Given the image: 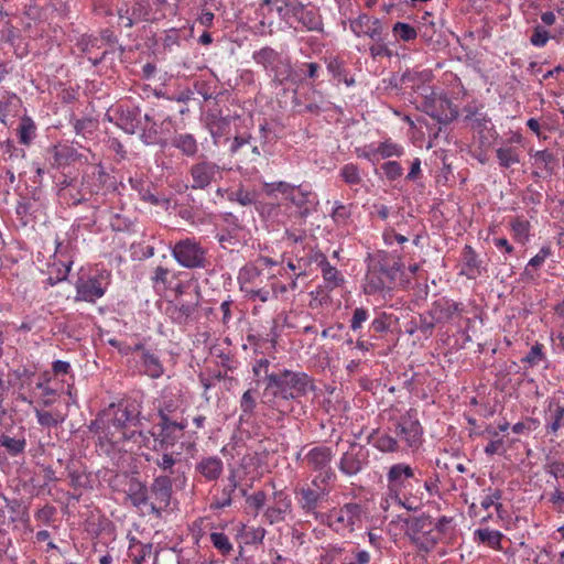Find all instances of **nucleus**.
Segmentation results:
<instances>
[{"label":"nucleus","mask_w":564,"mask_h":564,"mask_svg":"<svg viewBox=\"0 0 564 564\" xmlns=\"http://www.w3.org/2000/svg\"><path fill=\"white\" fill-rule=\"evenodd\" d=\"M400 443L406 447L415 448L421 444L423 430L417 419L416 411L410 410L393 421V427H389Z\"/></svg>","instance_id":"10"},{"label":"nucleus","mask_w":564,"mask_h":564,"mask_svg":"<svg viewBox=\"0 0 564 564\" xmlns=\"http://www.w3.org/2000/svg\"><path fill=\"white\" fill-rule=\"evenodd\" d=\"M547 410L549 413L545 416L546 434L557 437L558 432L564 429V398L550 401Z\"/></svg>","instance_id":"26"},{"label":"nucleus","mask_w":564,"mask_h":564,"mask_svg":"<svg viewBox=\"0 0 564 564\" xmlns=\"http://www.w3.org/2000/svg\"><path fill=\"white\" fill-rule=\"evenodd\" d=\"M172 145L186 156H194L198 151L196 139L189 133H181L172 139Z\"/></svg>","instance_id":"39"},{"label":"nucleus","mask_w":564,"mask_h":564,"mask_svg":"<svg viewBox=\"0 0 564 564\" xmlns=\"http://www.w3.org/2000/svg\"><path fill=\"white\" fill-rule=\"evenodd\" d=\"M398 322V317L393 314L381 312L372 319L370 330L375 334H383L390 332L393 324Z\"/></svg>","instance_id":"44"},{"label":"nucleus","mask_w":564,"mask_h":564,"mask_svg":"<svg viewBox=\"0 0 564 564\" xmlns=\"http://www.w3.org/2000/svg\"><path fill=\"white\" fill-rule=\"evenodd\" d=\"M399 271L398 262L389 263L382 256L371 258L365 276L364 292L367 295H375L391 291Z\"/></svg>","instance_id":"4"},{"label":"nucleus","mask_w":564,"mask_h":564,"mask_svg":"<svg viewBox=\"0 0 564 564\" xmlns=\"http://www.w3.org/2000/svg\"><path fill=\"white\" fill-rule=\"evenodd\" d=\"M256 405L257 402L254 393L251 390L245 391L240 399V409L242 412L240 420H243L245 416H251L254 412Z\"/></svg>","instance_id":"53"},{"label":"nucleus","mask_w":564,"mask_h":564,"mask_svg":"<svg viewBox=\"0 0 564 564\" xmlns=\"http://www.w3.org/2000/svg\"><path fill=\"white\" fill-rule=\"evenodd\" d=\"M368 451L360 444L351 442L338 462V469L345 476L359 474L368 464Z\"/></svg>","instance_id":"16"},{"label":"nucleus","mask_w":564,"mask_h":564,"mask_svg":"<svg viewBox=\"0 0 564 564\" xmlns=\"http://www.w3.org/2000/svg\"><path fill=\"white\" fill-rule=\"evenodd\" d=\"M252 59L263 67L276 85H283L293 78L291 58L271 46H263L254 51Z\"/></svg>","instance_id":"5"},{"label":"nucleus","mask_w":564,"mask_h":564,"mask_svg":"<svg viewBox=\"0 0 564 564\" xmlns=\"http://www.w3.org/2000/svg\"><path fill=\"white\" fill-rule=\"evenodd\" d=\"M302 29L308 32H322L323 19L317 9H308L306 6L296 19Z\"/></svg>","instance_id":"34"},{"label":"nucleus","mask_w":564,"mask_h":564,"mask_svg":"<svg viewBox=\"0 0 564 564\" xmlns=\"http://www.w3.org/2000/svg\"><path fill=\"white\" fill-rule=\"evenodd\" d=\"M322 276L325 283V286L328 290H334L338 286H340L344 282V275L327 261L322 268H321Z\"/></svg>","instance_id":"41"},{"label":"nucleus","mask_w":564,"mask_h":564,"mask_svg":"<svg viewBox=\"0 0 564 564\" xmlns=\"http://www.w3.org/2000/svg\"><path fill=\"white\" fill-rule=\"evenodd\" d=\"M485 495L480 498V507L484 510H488L489 508L496 506L499 500L502 499V491L498 488H488L484 490Z\"/></svg>","instance_id":"54"},{"label":"nucleus","mask_w":564,"mask_h":564,"mask_svg":"<svg viewBox=\"0 0 564 564\" xmlns=\"http://www.w3.org/2000/svg\"><path fill=\"white\" fill-rule=\"evenodd\" d=\"M375 148L378 161L389 159L392 156L400 158L404 154V148L401 144L392 141L391 139H386Z\"/></svg>","instance_id":"40"},{"label":"nucleus","mask_w":564,"mask_h":564,"mask_svg":"<svg viewBox=\"0 0 564 564\" xmlns=\"http://www.w3.org/2000/svg\"><path fill=\"white\" fill-rule=\"evenodd\" d=\"M512 238L520 245H527L530 241L531 224L524 217H514L510 221Z\"/></svg>","instance_id":"38"},{"label":"nucleus","mask_w":564,"mask_h":564,"mask_svg":"<svg viewBox=\"0 0 564 564\" xmlns=\"http://www.w3.org/2000/svg\"><path fill=\"white\" fill-rule=\"evenodd\" d=\"M267 276L254 264H246L239 270L237 280L240 291L249 301H260L265 303L269 301L268 282L264 283Z\"/></svg>","instance_id":"7"},{"label":"nucleus","mask_w":564,"mask_h":564,"mask_svg":"<svg viewBox=\"0 0 564 564\" xmlns=\"http://www.w3.org/2000/svg\"><path fill=\"white\" fill-rule=\"evenodd\" d=\"M270 360L267 358L257 359L252 365V372L256 378H265L267 383L269 382V373Z\"/></svg>","instance_id":"63"},{"label":"nucleus","mask_w":564,"mask_h":564,"mask_svg":"<svg viewBox=\"0 0 564 564\" xmlns=\"http://www.w3.org/2000/svg\"><path fill=\"white\" fill-rule=\"evenodd\" d=\"M110 284V273L102 270L87 279L79 278L75 284V301L95 303L102 297Z\"/></svg>","instance_id":"12"},{"label":"nucleus","mask_w":564,"mask_h":564,"mask_svg":"<svg viewBox=\"0 0 564 564\" xmlns=\"http://www.w3.org/2000/svg\"><path fill=\"white\" fill-rule=\"evenodd\" d=\"M265 391L276 400H299L315 391V383L314 379L304 371L282 369L270 375Z\"/></svg>","instance_id":"2"},{"label":"nucleus","mask_w":564,"mask_h":564,"mask_svg":"<svg viewBox=\"0 0 564 564\" xmlns=\"http://www.w3.org/2000/svg\"><path fill=\"white\" fill-rule=\"evenodd\" d=\"M381 170L386 175L387 180L393 182L399 180L403 175V167L397 161H387L381 165Z\"/></svg>","instance_id":"57"},{"label":"nucleus","mask_w":564,"mask_h":564,"mask_svg":"<svg viewBox=\"0 0 564 564\" xmlns=\"http://www.w3.org/2000/svg\"><path fill=\"white\" fill-rule=\"evenodd\" d=\"M552 254V250H551V247L550 246H543L540 251L533 257L530 259V261L528 262L527 267H525V270H524V273L525 274H529V268H534V269H539L543 265V263L545 262V260Z\"/></svg>","instance_id":"58"},{"label":"nucleus","mask_w":564,"mask_h":564,"mask_svg":"<svg viewBox=\"0 0 564 564\" xmlns=\"http://www.w3.org/2000/svg\"><path fill=\"white\" fill-rule=\"evenodd\" d=\"M223 178V167L207 159H200L188 169L187 187L191 189H206L213 183Z\"/></svg>","instance_id":"11"},{"label":"nucleus","mask_w":564,"mask_h":564,"mask_svg":"<svg viewBox=\"0 0 564 564\" xmlns=\"http://www.w3.org/2000/svg\"><path fill=\"white\" fill-rule=\"evenodd\" d=\"M0 446L3 447L6 453L11 457L22 455L26 448L24 429L20 427L19 432L14 435L2 433L0 435Z\"/></svg>","instance_id":"28"},{"label":"nucleus","mask_w":564,"mask_h":564,"mask_svg":"<svg viewBox=\"0 0 564 564\" xmlns=\"http://www.w3.org/2000/svg\"><path fill=\"white\" fill-rule=\"evenodd\" d=\"M224 462L218 455L200 456L194 465V479L197 482H216L224 474Z\"/></svg>","instance_id":"17"},{"label":"nucleus","mask_w":564,"mask_h":564,"mask_svg":"<svg viewBox=\"0 0 564 564\" xmlns=\"http://www.w3.org/2000/svg\"><path fill=\"white\" fill-rule=\"evenodd\" d=\"M209 539L212 545L221 556L228 557L232 554L234 545L227 534L224 532L214 531L209 534Z\"/></svg>","instance_id":"42"},{"label":"nucleus","mask_w":564,"mask_h":564,"mask_svg":"<svg viewBox=\"0 0 564 564\" xmlns=\"http://www.w3.org/2000/svg\"><path fill=\"white\" fill-rule=\"evenodd\" d=\"M283 272L285 269L282 268L278 271V273H272L267 276L268 286H269V301L272 299L283 297L289 292V286L285 283H282L278 280V275L283 276Z\"/></svg>","instance_id":"43"},{"label":"nucleus","mask_w":564,"mask_h":564,"mask_svg":"<svg viewBox=\"0 0 564 564\" xmlns=\"http://www.w3.org/2000/svg\"><path fill=\"white\" fill-rule=\"evenodd\" d=\"M485 271L482 261L476 250L471 246L466 245L460 254L459 275H464L469 280H476L482 275Z\"/></svg>","instance_id":"25"},{"label":"nucleus","mask_w":564,"mask_h":564,"mask_svg":"<svg viewBox=\"0 0 564 564\" xmlns=\"http://www.w3.org/2000/svg\"><path fill=\"white\" fill-rule=\"evenodd\" d=\"M421 486L416 477L393 500L409 511L420 510L425 503V495L422 494Z\"/></svg>","instance_id":"24"},{"label":"nucleus","mask_w":564,"mask_h":564,"mask_svg":"<svg viewBox=\"0 0 564 564\" xmlns=\"http://www.w3.org/2000/svg\"><path fill=\"white\" fill-rule=\"evenodd\" d=\"M292 511V500L284 490H274L270 503L267 506L263 518L269 524L283 522Z\"/></svg>","instance_id":"20"},{"label":"nucleus","mask_w":564,"mask_h":564,"mask_svg":"<svg viewBox=\"0 0 564 564\" xmlns=\"http://www.w3.org/2000/svg\"><path fill=\"white\" fill-rule=\"evenodd\" d=\"M523 137L519 132H513L511 137L502 141L496 149V158L501 169H510L519 164L522 158L521 145Z\"/></svg>","instance_id":"18"},{"label":"nucleus","mask_w":564,"mask_h":564,"mask_svg":"<svg viewBox=\"0 0 564 564\" xmlns=\"http://www.w3.org/2000/svg\"><path fill=\"white\" fill-rule=\"evenodd\" d=\"M228 199L230 202L238 203L241 206H249L256 203V193L247 191L243 187H239L228 194Z\"/></svg>","instance_id":"51"},{"label":"nucleus","mask_w":564,"mask_h":564,"mask_svg":"<svg viewBox=\"0 0 564 564\" xmlns=\"http://www.w3.org/2000/svg\"><path fill=\"white\" fill-rule=\"evenodd\" d=\"M251 137H236L234 139V142L230 147L231 153H238L240 150H242L245 147H249L251 151V155L248 156L250 161H254L258 156H260V151L257 145L251 144Z\"/></svg>","instance_id":"49"},{"label":"nucleus","mask_w":564,"mask_h":564,"mask_svg":"<svg viewBox=\"0 0 564 564\" xmlns=\"http://www.w3.org/2000/svg\"><path fill=\"white\" fill-rule=\"evenodd\" d=\"M154 464L164 473H169L170 475L174 474V466L177 463L176 456L173 453H164L161 456L156 457Z\"/></svg>","instance_id":"56"},{"label":"nucleus","mask_w":564,"mask_h":564,"mask_svg":"<svg viewBox=\"0 0 564 564\" xmlns=\"http://www.w3.org/2000/svg\"><path fill=\"white\" fill-rule=\"evenodd\" d=\"M312 486L302 487L299 495V503L306 513H312L317 508L318 502L323 499L325 492L324 489L317 486V478L312 481Z\"/></svg>","instance_id":"27"},{"label":"nucleus","mask_w":564,"mask_h":564,"mask_svg":"<svg viewBox=\"0 0 564 564\" xmlns=\"http://www.w3.org/2000/svg\"><path fill=\"white\" fill-rule=\"evenodd\" d=\"M148 510L149 513L160 517L162 511L166 510L171 503L173 482L169 475H161L153 479L148 487Z\"/></svg>","instance_id":"13"},{"label":"nucleus","mask_w":564,"mask_h":564,"mask_svg":"<svg viewBox=\"0 0 564 564\" xmlns=\"http://www.w3.org/2000/svg\"><path fill=\"white\" fill-rule=\"evenodd\" d=\"M369 318V311L365 307H356L350 318V329L358 332L362 328L365 322Z\"/></svg>","instance_id":"59"},{"label":"nucleus","mask_w":564,"mask_h":564,"mask_svg":"<svg viewBox=\"0 0 564 564\" xmlns=\"http://www.w3.org/2000/svg\"><path fill=\"white\" fill-rule=\"evenodd\" d=\"M137 367L141 375L151 379H159L165 372L164 365L159 355L155 351L147 348L144 344L142 345V349L139 351Z\"/></svg>","instance_id":"23"},{"label":"nucleus","mask_w":564,"mask_h":564,"mask_svg":"<svg viewBox=\"0 0 564 564\" xmlns=\"http://www.w3.org/2000/svg\"><path fill=\"white\" fill-rule=\"evenodd\" d=\"M172 257L183 268L204 269L207 263V250L194 238H184L171 249Z\"/></svg>","instance_id":"8"},{"label":"nucleus","mask_w":564,"mask_h":564,"mask_svg":"<svg viewBox=\"0 0 564 564\" xmlns=\"http://www.w3.org/2000/svg\"><path fill=\"white\" fill-rule=\"evenodd\" d=\"M160 416V445L161 447L167 443L171 434L174 430L184 431L187 427V421L182 419L181 421L173 420L174 415H159Z\"/></svg>","instance_id":"35"},{"label":"nucleus","mask_w":564,"mask_h":564,"mask_svg":"<svg viewBox=\"0 0 564 564\" xmlns=\"http://www.w3.org/2000/svg\"><path fill=\"white\" fill-rule=\"evenodd\" d=\"M534 164L540 169H545L547 172H552L551 163L554 162L555 158L552 152L547 150L536 151L533 154Z\"/></svg>","instance_id":"60"},{"label":"nucleus","mask_w":564,"mask_h":564,"mask_svg":"<svg viewBox=\"0 0 564 564\" xmlns=\"http://www.w3.org/2000/svg\"><path fill=\"white\" fill-rule=\"evenodd\" d=\"M362 507L357 502H348L333 508L326 516V524L337 534L347 536L361 523Z\"/></svg>","instance_id":"6"},{"label":"nucleus","mask_w":564,"mask_h":564,"mask_svg":"<svg viewBox=\"0 0 564 564\" xmlns=\"http://www.w3.org/2000/svg\"><path fill=\"white\" fill-rule=\"evenodd\" d=\"M405 533L411 542L421 551L430 552L438 544L437 530H434L430 517L420 516L410 518L406 521Z\"/></svg>","instance_id":"9"},{"label":"nucleus","mask_w":564,"mask_h":564,"mask_svg":"<svg viewBox=\"0 0 564 564\" xmlns=\"http://www.w3.org/2000/svg\"><path fill=\"white\" fill-rule=\"evenodd\" d=\"M326 66L327 70L338 83L343 82L347 87L355 85V79L354 77L349 76L344 61L339 59L338 57H330L327 59Z\"/></svg>","instance_id":"37"},{"label":"nucleus","mask_w":564,"mask_h":564,"mask_svg":"<svg viewBox=\"0 0 564 564\" xmlns=\"http://www.w3.org/2000/svg\"><path fill=\"white\" fill-rule=\"evenodd\" d=\"M544 361H546L544 345L538 341L531 347L529 352L521 359V362L530 368L536 367Z\"/></svg>","instance_id":"45"},{"label":"nucleus","mask_w":564,"mask_h":564,"mask_svg":"<svg viewBox=\"0 0 564 564\" xmlns=\"http://www.w3.org/2000/svg\"><path fill=\"white\" fill-rule=\"evenodd\" d=\"M183 403V395L180 392H165L159 403V415H174Z\"/></svg>","instance_id":"36"},{"label":"nucleus","mask_w":564,"mask_h":564,"mask_svg":"<svg viewBox=\"0 0 564 564\" xmlns=\"http://www.w3.org/2000/svg\"><path fill=\"white\" fill-rule=\"evenodd\" d=\"M339 176L349 186L360 185L362 177L358 165L354 163H347L339 170Z\"/></svg>","instance_id":"48"},{"label":"nucleus","mask_w":564,"mask_h":564,"mask_svg":"<svg viewBox=\"0 0 564 564\" xmlns=\"http://www.w3.org/2000/svg\"><path fill=\"white\" fill-rule=\"evenodd\" d=\"M393 33L404 42L413 41L417 36L416 30L412 25L404 22H397L393 25Z\"/></svg>","instance_id":"55"},{"label":"nucleus","mask_w":564,"mask_h":564,"mask_svg":"<svg viewBox=\"0 0 564 564\" xmlns=\"http://www.w3.org/2000/svg\"><path fill=\"white\" fill-rule=\"evenodd\" d=\"M351 216V206L341 203H336L332 218L337 226H346Z\"/></svg>","instance_id":"52"},{"label":"nucleus","mask_w":564,"mask_h":564,"mask_svg":"<svg viewBox=\"0 0 564 564\" xmlns=\"http://www.w3.org/2000/svg\"><path fill=\"white\" fill-rule=\"evenodd\" d=\"M19 142L29 145L35 135V124L30 118H23L18 128Z\"/></svg>","instance_id":"50"},{"label":"nucleus","mask_w":564,"mask_h":564,"mask_svg":"<svg viewBox=\"0 0 564 564\" xmlns=\"http://www.w3.org/2000/svg\"><path fill=\"white\" fill-rule=\"evenodd\" d=\"M262 192L268 197H273L275 193H280L284 199L289 200L294 206L295 216L302 220H305L310 215L316 212L319 203L317 194L308 186L292 185L283 181L263 183Z\"/></svg>","instance_id":"3"},{"label":"nucleus","mask_w":564,"mask_h":564,"mask_svg":"<svg viewBox=\"0 0 564 564\" xmlns=\"http://www.w3.org/2000/svg\"><path fill=\"white\" fill-rule=\"evenodd\" d=\"M332 459V448L321 445L311 448L305 454L303 462H305L306 466L310 469L314 471H319L321 476L318 478L323 484H326L336 478V475L330 467Z\"/></svg>","instance_id":"15"},{"label":"nucleus","mask_w":564,"mask_h":564,"mask_svg":"<svg viewBox=\"0 0 564 564\" xmlns=\"http://www.w3.org/2000/svg\"><path fill=\"white\" fill-rule=\"evenodd\" d=\"M148 486L138 478H131L128 482L127 496L135 508L148 507Z\"/></svg>","instance_id":"31"},{"label":"nucleus","mask_w":564,"mask_h":564,"mask_svg":"<svg viewBox=\"0 0 564 564\" xmlns=\"http://www.w3.org/2000/svg\"><path fill=\"white\" fill-rule=\"evenodd\" d=\"M415 478V471L409 464H393L387 471L388 496L393 499Z\"/></svg>","instance_id":"19"},{"label":"nucleus","mask_w":564,"mask_h":564,"mask_svg":"<svg viewBox=\"0 0 564 564\" xmlns=\"http://www.w3.org/2000/svg\"><path fill=\"white\" fill-rule=\"evenodd\" d=\"M503 536L505 535L500 531L489 528H480L474 531V541L476 543L485 544L496 551L502 550L501 540Z\"/></svg>","instance_id":"33"},{"label":"nucleus","mask_w":564,"mask_h":564,"mask_svg":"<svg viewBox=\"0 0 564 564\" xmlns=\"http://www.w3.org/2000/svg\"><path fill=\"white\" fill-rule=\"evenodd\" d=\"M37 422L44 427H56L65 421V415L58 411L35 410Z\"/></svg>","instance_id":"46"},{"label":"nucleus","mask_w":564,"mask_h":564,"mask_svg":"<svg viewBox=\"0 0 564 564\" xmlns=\"http://www.w3.org/2000/svg\"><path fill=\"white\" fill-rule=\"evenodd\" d=\"M109 344L117 348L119 354L122 356H129L131 354H139L140 349H142V343H137L134 345H129L127 343L119 341L117 339H110Z\"/></svg>","instance_id":"62"},{"label":"nucleus","mask_w":564,"mask_h":564,"mask_svg":"<svg viewBox=\"0 0 564 564\" xmlns=\"http://www.w3.org/2000/svg\"><path fill=\"white\" fill-rule=\"evenodd\" d=\"M351 32L360 37L368 36L376 42L382 40V23L377 18H371L366 13L359 14L356 19L350 20Z\"/></svg>","instance_id":"22"},{"label":"nucleus","mask_w":564,"mask_h":564,"mask_svg":"<svg viewBox=\"0 0 564 564\" xmlns=\"http://www.w3.org/2000/svg\"><path fill=\"white\" fill-rule=\"evenodd\" d=\"M279 2H281V6L276 8V11L283 19L293 18L296 20L305 7L300 0H280Z\"/></svg>","instance_id":"47"},{"label":"nucleus","mask_w":564,"mask_h":564,"mask_svg":"<svg viewBox=\"0 0 564 564\" xmlns=\"http://www.w3.org/2000/svg\"><path fill=\"white\" fill-rule=\"evenodd\" d=\"M238 487L236 475L232 473L228 477V484L219 492L213 496L210 502L212 510H223L232 505V496Z\"/></svg>","instance_id":"29"},{"label":"nucleus","mask_w":564,"mask_h":564,"mask_svg":"<svg viewBox=\"0 0 564 564\" xmlns=\"http://www.w3.org/2000/svg\"><path fill=\"white\" fill-rule=\"evenodd\" d=\"M369 443L382 453H394L400 451V444L397 437L379 430L369 435Z\"/></svg>","instance_id":"30"},{"label":"nucleus","mask_w":564,"mask_h":564,"mask_svg":"<svg viewBox=\"0 0 564 564\" xmlns=\"http://www.w3.org/2000/svg\"><path fill=\"white\" fill-rule=\"evenodd\" d=\"M550 40V32L545 30L541 25H536L533 28L532 34L530 36V43L535 47H543L546 45Z\"/></svg>","instance_id":"61"},{"label":"nucleus","mask_w":564,"mask_h":564,"mask_svg":"<svg viewBox=\"0 0 564 564\" xmlns=\"http://www.w3.org/2000/svg\"><path fill=\"white\" fill-rule=\"evenodd\" d=\"M141 403L134 399H122L100 411L88 425L98 451L107 456L135 453L142 447L156 451L160 440L151 432L141 431Z\"/></svg>","instance_id":"1"},{"label":"nucleus","mask_w":564,"mask_h":564,"mask_svg":"<svg viewBox=\"0 0 564 564\" xmlns=\"http://www.w3.org/2000/svg\"><path fill=\"white\" fill-rule=\"evenodd\" d=\"M352 560L343 564H369L371 562V554L367 550L356 546L351 550Z\"/></svg>","instance_id":"64"},{"label":"nucleus","mask_w":564,"mask_h":564,"mask_svg":"<svg viewBox=\"0 0 564 564\" xmlns=\"http://www.w3.org/2000/svg\"><path fill=\"white\" fill-rule=\"evenodd\" d=\"M465 306L446 297L436 300L430 311L432 319L437 324H445L454 317H459L465 313Z\"/></svg>","instance_id":"21"},{"label":"nucleus","mask_w":564,"mask_h":564,"mask_svg":"<svg viewBox=\"0 0 564 564\" xmlns=\"http://www.w3.org/2000/svg\"><path fill=\"white\" fill-rule=\"evenodd\" d=\"M422 109L440 123H449L458 116V110L452 100L446 95L436 94L433 90L424 96Z\"/></svg>","instance_id":"14"},{"label":"nucleus","mask_w":564,"mask_h":564,"mask_svg":"<svg viewBox=\"0 0 564 564\" xmlns=\"http://www.w3.org/2000/svg\"><path fill=\"white\" fill-rule=\"evenodd\" d=\"M482 434L487 435L489 438L487 445L484 448L486 455H503L507 452L508 447L506 446L503 436H501L499 431L494 426L487 425Z\"/></svg>","instance_id":"32"}]
</instances>
